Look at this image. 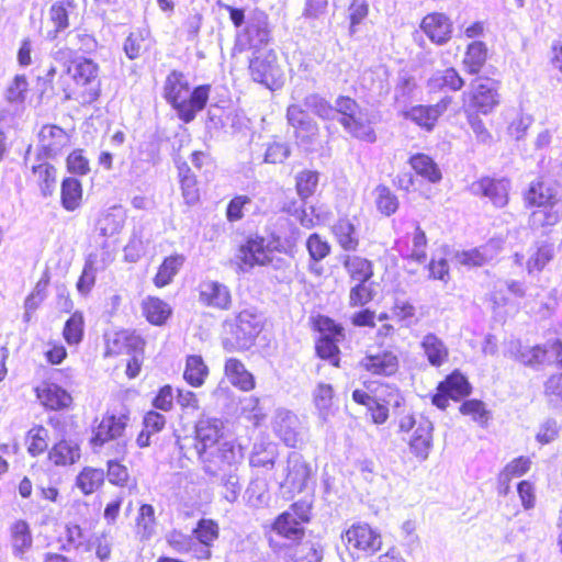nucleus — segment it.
Instances as JSON below:
<instances>
[{
    "mask_svg": "<svg viewBox=\"0 0 562 562\" xmlns=\"http://www.w3.org/2000/svg\"><path fill=\"white\" fill-rule=\"evenodd\" d=\"M223 424L220 419L203 418L195 427V449L206 473H214L223 464L243 461L241 447L233 441H222Z\"/></svg>",
    "mask_w": 562,
    "mask_h": 562,
    "instance_id": "obj_1",
    "label": "nucleus"
},
{
    "mask_svg": "<svg viewBox=\"0 0 562 562\" xmlns=\"http://www.w3.org/2000/svg\"><path fill=\"white\" fill-rule=\"evenodd\" d=\"M528 206L535 207L529 217L532 228H548L562 220V196L554 183L539 180L530 184L526 196Z\"/></svg>",
    "mask_w": 562,
    "mask_h": 562,
    "instance_id": "obj_2",
    "label": "nucleus"
},
{
    "mask_svg": "<svg viewBox=\"0 0 562 562\" xmlns=\"http://www.w3.org/2000/svg\"><path fill=\"white\" fill-rule=\"evenodd\" d=\"M209 86H199L191 91L184 75L172 71L165 82V98L177 110L179 117L191 122L198 112L203 110L209 100Z\"/></svg>",
    "mask_w": 562,
    "mask_h": 562,
    "instance_id": "obj_3",
    "label": "nucleus"
},
{
    "mask_svg": "<svg viewBox=\"0 0 562 562\" xmlns=\"http://www.w3.org/2000/svg\"><path fill=\"white\" fill-rule=\"evenodd\" d=\"M74 86L64 88L66 99L80 103H92L100 94L99 66L89 58H77L67 66Z\"/></svg>",
    "mask_w": 562,
    "mask_h": 562,
    "instance_id": "obj_4",
    "label": "nucleus"
},
{
    "mask_svg": "<svg viewBox=\"0 0 562 562\" xmlns=\"http://www.w3.org/2000/svg\"><path fill=\"white\" fill-rule=\"evenodd\" d=\"M334 109L336 110V115L340 114L339 122L350 135L363 142H375L376 136L372 122L353 99L339 97L335 102Z\"/></svg>",
    "mask_w": 562,
    "mask_h": 562,
    "instance_id": "obj_5",
    "label": "nucleus"
},
{
    "mask_svg": "<svg viewBox=\"0 0 562 562\" xmlns=\"http://www.w3.org/2000/svg\"><path fill=\"white\" fill-rule=\"evenodd\" d=\"M342 542L349 550L373 555L382 548L381 532L369 524L357 522L351 525L342 535Z\"/></svg>",
    "mask_w": 562,
    "mask_h": 562,
    "instance_id": "obj_6",
    "label": "nucleus"
},
{
    "mask_svg": "<svg viewBox=\"0 0 562 562\" xmlns=\"http://www.w3.org/2000/svg\"><path fill=\"white\" fill-rule=\"evenodd\" d=\"M250 76L270 90L279 89L283 85V71L277 63V55L272 50L259 52L249 64Z\"/></svg>",
    "mask_w": 562,
    "mask_h": 562,
    "instance_id": "obj_7",
    "label": "nucleus"
},
{
    "mask_svg": "<svg viewBox=\"0 0 562 562\" xmlns=\"http://www.w3.org/2000/svg\"><path fill=\"white\" fill-rule=\"evenodd\" d=\"M263 327V317L255 310L247 308L239 312L234 323L229 324L234 336L233 349H248Z\"/></svg>",
    "mask_w": 562,
    "mask_h": 562,
    "instance_id": "obj_8",
    "label": "nucleus"
},
{
    "mask_svg": "<svg viewBox=\"0 0 562 562\" xmlns=\"http://www.w3.org/2000/svg\"><path fill=\"white\" fill-rule=\"evenodd\" d=\"M464 112L487 115L499 104L498 89L494 82H480L462 94Z\"/></svg>",
    "mask_w": 562,
    "mask_h": 562,
    "instance_id": "obj_9",
    "label": "nucleus"
},
{
    "mask_svg": "<svg viewBox=\"0 0 562 562\" xmlns=\"http://www.w3.org/2000/svg\"><path fill=\"white\" fill-rule=\"evenodd\" d=\"M308 519L310 507L304 503H295L276 519L273 530L285 539L297 541L303 537V525Z\"/></svg>",
    "mask_w": 562,
    "mask_h": 562,
    "instance_id": "obj_10",
    "label": "nucleus"
},
{
    "mask_svg": "<svg viewBox=\"0 0 562 562\" xmlns=\"http://www.w3.org/2000/svg\"><path fill=\"white\" fill-rule=\"evenodd\" d=\"M562 353V341L554 340L542 346L524 347L519 341H510L506 355L525 366L540 364L549 357L559 358Z\"/></svg>",
    "mask_w": 562,
    "mask_h": 562,
    "instance_id": "obj_11",
    "label": "nucleus"
},
{
    "mask_svg": "<svg viewBox=\"0 0 562 562\" xmlns=\"http://www.w3.org/2000/svg\"><path fill=\"white\" fill-rule=\"evenodd\" d=\"M272 250L261 237L250 238L241 245L236 254V265L243 272L256 266H265L271 261Z\"/></svg>",
    "mask_w": 562,
    "mask_h": 562,
    "instance_id": "obj_12",
    "label": "nucleus"
},
{
    "mask_svg": "<svg viewBox=\"0 0 562 562\" xmlns=\"http://www.w3.org/2000/svg\"><path fill=\"white\" fill-rule=\"evenodd\" d=\"M286 117L289 124L294 128V135L300 145L308 146L315 140L318 127L300 105H289Z\"/></svg>",
    "mask_w": 562,
    "mask_h": 562,
    "instance_id": "obj_13",
    "label": "nucleus"
},
{
    "mask_svg": "<svg viewBox=\"0 0 562 562\" xmlns=\"http://www.w3.org/2000/svg\"><path fill=\"white\" fill-rule=\"evenodd\" d=\"M451 101V97H445L434 105H416L405 111L404 116L425 131L430 132L436 126L439 116L447 111Z\"/></svg>",
    "mask_w": 562,
    "mask_h": 562,
    "instance_id": "obj_14",
    "label": "nucleus"
},
{
    "mask_svg": "<svg viewBox=\"0 0 562 562\" xmlns=\"http://www.w3.org/2000/svg\"><path fill=\"white\" fill-rule=\"evenodd\" d=\"M285 479L282 483L291 492H302L306 486L312 475V469L305 462L303 457L297 452H291L288 457L285 468Z\"/></svg>",
    "mask_w": 562,
    "mask_h": 562,
    "instance_id": "obj_15",
    "label": "nucleus"
},
{
    "mask_svg": "<svg viewBox=\"0 0 562 562\" xmlns=\"http://www.w3.org/2000/svg\"><path fill=\"white\" fill-rule=\"evenodd\" d=\"M509 181L507 179L482 178L471 184L475 195L487 198L496 207H504L508 203Z\"/></svg>",
    "mask_w": 562,
    "mask_h": 562,
    "instance_id": "obj_16",
    "label": "nucleus"
},
{
    "mask_svg": "<svg viewBox=\"0 0 562 562\" xmlns=\"http://www.w3.org/2000/svg\"><path fill=\"white\" fill-rule=\"evenodd\" d=\"M199 301L212 308L228 310L232 304V295L229 289L215 280H203L200 282Z\"/></svg>",
    "mask_w": 562,
    "mask_h": 562,
    "instance_id": "obj_17",
    "label": "nucleus"
},
{
    "mask_svg": "<svg viewBox=\"0 0 562 562\" xmlns=\"http://www.w3.org/2000/svg\"><path fill=\"white\" fill-rule=\"evenodd\" d=\"M502 250V240L491 239L488 243L470 250H463L456 254L457 263L473 268L481 267L493 260Z\"/></svg>",
    "mask_w": 562,
    "mask_h": 562,
    "instance_id": "obj_18",
    "label": "nucleus"
},
{
    "mask_svg": "<svg viewBox=\"0 0 562 562\" xmlns=\"http://www.w3.org/2000/svg\"><path fill=\"white\" fill-rule=\"evenodd\" d=\"M299 425V418L292 412L288 409L276 412L272 423L273 430L288 447L295 448L301 442Z\"/></svg>",
    "mask_w": 562,
    "mask_h": 562,
    "instance_id": "obj_19",
    "label": "nucleus"
},
{
    "mask_svg": "<svg viewBox=\"0 0 562 562\" xmlns=\"http://www.w3.org/2000/svg\"><path fill=\"white\" fill-rule=\"evenodd\" d=\"M420 29L427 37L437 45H443L452 35V22L443 13H429L420 23Z\"/></svg>",
    "mask_w": 562,
    "mask_h": 562,
    "instance_id": "obj_20",
    "label": "nucleus"
},
{
    "mask_svg": "<svg viewBox=\"0 0 562 562\" xmlns=\"http://www.w3.org/2000/svg\"><path fill=\"white\" fill-rule=\"evenodd\" d=\"M41 151L48 158L61 153L70 143L69 134L57 125H44L38 133Z\"/></svg>",
    "mask_w": 562,
    "mask_h": 562,
    "instance_id": "obj_21",
    "label": "nucleus"
},
{
    "mask_svg": "<svg viewBox=\"0 0 562 562\" xmlns=\"http://www.w3.org/2000/svg\"><path fill=\"white\" fill-rule=\"evenodd\" d=\"M360 367L371 374L387 376L398 370V358L391 350L369 352L361 359Z\"/></svg>",
    "mask_w": 562,
    "mask_h": 562,
    "instance_id": "obj_22",
    "label": "nucleus"
},
{
    "mask_svg": "<svg viewBox=\"0 0 562 562\" xmlns=\"http://www.w3.org/2000/svg\"><path fill=\"white\" fill-rule=\"evenodd\" d=\"M396 247L406 260L424 263L427 258V238L425 232L419 226H416L411 235L398 240Z\"/></svg>",
    "mask_w": 562,
    "mask_h": 562,
    "instance_id": "obj_23",
    "label": "nucleus"
},
{
    "mask_svg": "<svg viewBox=\"0 0 562 562\" xmlns=\"http://www.w3.org/2000/svg\"><path fill=\"white\" fill-rule=\"evenodd\" d=\"M36 395L41 404L52 411L67 409L72 404L70 393L55 383H42L36 387Z\"/></svg>",
    "mask_w": 562,
    "mask_h": 562,
    "instance_id": "obj_24",
    "label": "nucleus"
},
{
    "mask_svg": "<svg viewBox=\"0 0 562 562\" xmlns=\"http://www.w3.org/2000/svg\"><path fill=\"white\" fill-rule=\"evenodd\" d=\"M434 425L426 417H419L416 428L409 438L408 445L412 453L420 460H426L432 448Z\"/></svg>",
    "mask_w": 562,
    "mask_h": 562,
    "instance_id": "obj_25",
    "label": "nucleus"
},
{
    "mask_svg": "<svg viewBox=\"0 0 562 562\" xmlns=\"http://www.w3.org/2000/svg\"><path fill=\"white\" fill-rule=\"evenodd\" d=\"M9 539L14 558L23 560L33 547V536L27 521L16 519L9 527Z\"/></svg>",
    "mask_w": 562,
    "mask_h": 562,
    "instance_id": "obj_26",
    "label": "nucleus"
},
{
    "mask_svg": "<svg viewBox=\"0 0 562 562\" xmlns=\"http://www.w3.org/2000/svg\"><path fill=\"white\" fill-rule=\"evenodd\" d=\"M76 9L75 0H58L52 4L48 14L54 29L48 31V38H56L59 32L65 31L70 25L69 20L76 15Z\"/></svg>",
    "mask_w": 562,
    "mask_h": 562,
    "instance_id": "obj_27",
    "label": "nucleus"
},
{
    "mask_svg": "<svg viewBox=\"0 0 562 562\" xmlns=\"http://www.w3.org/2000/svg\"><path fill=\"white\" fill-rule=\"evenodd\" d=\"M124 428L125 423L122 417L104 416L93 430L90 442L94 448L102 447L105 442L121 437Z\"/></svg>",
    "mask_w": 562,
    "mask_h": 562,
    "instance_id": "obj_28",
    "label": "nucleus"
},
{
    "mask_svg": "<svg viewBox=\"0 0 562 562\" xmlns=\"http://www.w3.org/2000/svg\"><path fill=\"white\" fill-rule=\"evenodd\" d=\"M240 464L241 461L234 464H223V467H220L216 472L209 473L210 475L221 476V486L223 488L222 494L229 503L236 502L241 491L240 479L238 475V467Z\"/></svg>",
    "mask_w": 562,
    "mask_h": 562,
    "instance_id": "obj_29",
    "label": "nucleus"
},
{
    "mask_svg": "<svg viewBox=\"0 0 562 562\" xmlns=\"http://www.w3.org/2000/svg\"><path fill=\"white\" fill-rule=\"evenodd\" d=\"M420 348L431 367L439 368L449 359V349L446 342L436 334H426L420 340Z\"/></svg>",
    "mask_w": 562,
    "mask_h": 562,
    "instance_id": "obj_30",
    "label": "nucleus"
},
{
    "mask_svg": "<svg viewBox=\"0 0 562 562\" xmlns=\"http://www.w3.org/2000/svg\"><path fill=\"white\" fill-rule=\"evenodd\" d=\"M312 396L318 418L324 424L328 423L337 412V407L334 403L333 386L327 383H318Z\"/></svg>",
    "mask_w": 562,
    "mask_h": 562,
    "instance_id": "obj_31",
    "label": "nucleus"
},
{
    "mask_svg": "<svg viewBox=\"0 0 562 562\" xmlns=\"http://www.w3.org/2000/svg\"><path fill=\"white\" fill-rule=\"evenodd\" d=\"M81 450L72 439H61L49 450V460L56 465H70L79 461Z\"/></svg>",
    "mask_w": 562,
    "mask_h": 562,
    "instance_id": "obj_32",
    "label": "nucleus"
},
{
    "mask_svg": "<svg viewBox=\"0 0 562 562\" xmlns=\"http://www.w3.org/2000/svg\"><path fill=\"white\" fill-rule=\"evenodd\" d=\"M225 375L228 381L239 390L248 392L255 387L254 375L236 358H229L225 362Z\"/></svg>",
    "mask_w": 562,
    "mask_h": 562,
    "instance_id": "obj_33",
    "label": "nucleus"
},
{
    "mask_svg": "<svg viewBox=\"0 0 562 562\" xmlns=\"http://www.w3.org/2000/svg\"><path fill=\"white\" fill-rule=\"evenodd\" d=\"M123 342L125 344L126 352H130V349L135 351V355L127 362L126 366V374L130 379H134L138 375L142 367V357L137 353V350L143 349V340L139 336L128 334L126 331L117 333L115 335L114 345Z\"/></svg>",
    "mask_w": 562,
    "mask_h": 562,
    "instance_id": "obj_34",
    "label": "nucleus"
},
{
    "mask_svg": "<svg viewBox=\"0 0 562 562\" xmlns=\"http://www.w3.org/2000/svg\"><path fill=\"white\" fill-rule=\"evenodd\" d=\"M342 265L353 282L370 281L373 276L372 262L363 257L345 255L342 257Z\"/></svg>",
    "mask_w": 562,
    "mask_h": 562,
    "instance_id": "obj_35",
    "label": "nucleus"
},
{
    "mask_svg": "<svg viewBox=\"0 0 562 562\" xmlns=\"http://www.w3.org/2000/svg\"><path fill=\"white\" fill-rule=\"evenodd\" d=\"M338 245L346 251H355L359 246V238L353 223L347 218H339L331 228Z\"/></svg>",
    "mask_w": 562,
    "mask_h": 562,
    "instance_id": "obj_36",
    "label": "nucleus"
},
{
    "mask_svg": "<svg viewBox=\"0 0 562 562\" xmlns=\"http://www.w3.org/2000/svg\"><path fill=\"white\" fill-rule=\"evenodd\" d=\"M143 313L146 319L153 324L160 326L170 317L171 306L159 297L148 296L142 304Z\"/></svg>",
    "mask_w": 562,
    "mask_h": 562,
    "instance_id": "obj_37",
    "label": "nucleus"
},
{
    "mask_svg": "<svg viewBox=\"0 0 562 562\" xmlns=\"http://www.w3.org/2000/svg\"><path fill=\"white\" fill-rule=\"evenodd\" d=\"M124 223V211L121 207L114 206L100 215L97 222V229L102 236L111 237L122 231Z\"/></svg>",
    "mask_w": 562,
    "mask_h": 562,
    "instance_id": "obj_38",
    "label": "nucleus"
},
{
    "mask_svg": "<svg viewBox=\"0 0 562 562\" xmlns=\"http://www.w3.org/2000/svg\"><path fill=\"white\" fill-rule=\"evenodd\" d=\"M186 258L183 255L176 254L166 257L158 268L154 278V284L157 288H164L170 284L179 270L182 268Z\"/></svg>",
    "mask_w": 562,
    "mask_h": 562,
    "instance_id": "obj_39",
    "label": "nucleus"
},
{
    "mask_svg": "<svg viewBox=\"0 0 562 562\" xmlns=\"http://www.w3.org/2000/svg\"><path fill=\"white\" fill-rule=\"evenodd\" d=\"M409 165L418 176L430 183H438L442 179V173L438 165L425 154L413 155L409 158Z\"/></svg>",
    "mask_w": 562,
    "mask_h": 562,
    "instance_id": "obj_40",
    "label": "nucleus"
},
{
    "mask_svg": "<svg viewBox=\"0 0 562 562\" xmlns=\"http://www.w3.org/2000/svg\"><path fill=\"white\" fill-rule=\"evenodd\" d=\"M153 46V38L147 30L132 32L124 42V52L130 59H136Z\"/></svg>",
    "mask_w": 562,
    "mask_h": 562,
    "instance_id": "obj_41",
    "label": "nucleus"
},
{
    "mask_svg": "<svg viewBox=\"0 0 562 562\" xmlns=\"http://www.w3.org/2000/svg\"><path fill=\"white\" fill-rule=\"evenodd\" d=\"M429 88L436 90L459 91L464 86V80L454 68L436 71L429 79Z\"/></svg>",
    "mask_w": 562,
    "mask_h": 562,
    "instance_id": "obj_42",
    "label": "nucleus"
},
{
    "mask_svg": "<svg viewBox=\"0 0 562 562\" xmlns=\"http://www.w3.org/2000/svg\"><path fill=\"white\" fill-rule=\"evenodd\" d=\"M487 58V47L481 41H474L467 47L463 66L469 74H479Z\"/></svg>",
    "mask_w": 562,
    "mask_h": 562,
    "instance_id": "obj_43",
    "label": "nucleus"
},
{
    "mask_svg": "<svg viewBox=\"0 0 562 562\" xmlns=\"http://www.w3.org/2000/svg\"><path fill=\"white\" fill-rule=\"evenodd\" d=\"M553 258V245L548 243L537 244L528 251L526 269L529 274L540 272Z\"/></svg>",
    "mask_w": 562,
    "mask_h": 562,
    "instance_id": "obj_44",
    "label": "nucleus"
},
{
    "mask_svg": "<svg viewBox=\"0 0 562 562\" xmlns=\"http://www.w3.org/2000/svg\"><path fill=\"white\" fill-rule=\"evenodd\" d=\"M104 482V471L91 467L83 468L76 479L77 487L85 494L90 495L98 491Z\"/></svg>",
    "mask_w": 562,
    "mask_h": 562,
    "instance_id": "obj_45",
    "label": "nucleus"
},
{
    "mask_svg": "<svg viewBox=\"0 0 562 562\" xmlns=\"http://www.w3.org/2000/svg\"><path fill=\"white\" fill-rule=\"evenodd\" d=\"M82 200V187L79 180L66 178L61 183V205L72 212L77 210Z\"/></svg>",
    "mask_w": 562,
    "mask_h": 562,
    "instance_id": "obj_46",
    "label": "nucleus"
},
{
    "mask_svg": "<svg viewBox=\"0 0 562 562\" xmlns=\"http://www.w3.org/2000/svg\"><path fill=\"white\" fill-rule=\"evenodd\" d=\"M209 374V369L200 356H189L183 372L184 380L194 387L201 386Z\"/></svg>",
    "mask_w": 562,
    "mask_h": 562,
    "instance_id": "obj_47",
    "label": "nucleus"
},
{
    "mask_svg": "<svg viewBox=\"0 0 562 562\" xmlns=\"http://www.w3.org/2000/svg\"><path fill=\"white\" fill-rule=\"evenodd\" d=\"M179 178L181 183L182 196L188 205H194L200 200V191L196 178L191 169L183 164L179 167Z\"/></svg>",
    "mask_w": 562,
    "mask_h": 562,
    "instance_id": "obj_48",
    "label": "nucleus"
},
{
    "mask_svg": "<svg viewBox=\"0 0 562 562\" xmlns=\"http://www.w3.org/2000/svg\"><path fill=\"white\" fill-rule=\"evenodd\" d=\"M32 172L36 177L42 194L52 195L56 188V169L48 162H40L32 166Z\"/></svg>",
    "mask_w": 562,
    "mask_h": 562,
    "instance_id": "obj_49",
    "label": "nucleus"
},
{
    "mask_svg": "<svg viewBox=\"0 0 562 562\" xmlns=\"http://www.w3.org/2000/svg\"><path fill=\"white\" fill-rule=\"evenodd\" d=\"M439 391L447 393L452 400H459L470 394L471 386L464 375L453 372L439 384Z\"/></svg>",
    "mask_w": 562,
    "mask_h": 562,
    "instance_id": "obj_50",
    "label": "nucleus"
},
{
    "mask_svg": "<svg viewBox=\"0 0 562 562\" xmlns=\"http://www.w3.org/2000/svg\"><path fill=\"white\" fill-rule=\"evenodd\" d=\"M277 459V449L272 443H256L250 456L252 468L272 469Z\"/></svg>",
    "mask_w": 562,
    "mask_h": 562,
    "instance_id": "obj_51",
    "label": "nucleus"
},
{
    "mask_svg": "<svg viewBox=\"0 0 562 562\" xmlns=\"http://www.w3.org/2000/svg\"><path fill=\"white\" fill-rule=\"evenodd\" d=\"M105 265H103L102 267L98 265L95 255H89V257L86 260L82 273L77 282V289L81 294L87 295L91 291L95 283L98 270L103 269Z\"/></svg>",
    "mask_w": 562,
    "mask_h": 562,
    "instance_id": "obj_52",
    "label": "nucleus"
},
{
    "mask_svg": "<svg viewBox=\"0 0 562 562\" xmlns=\"http://www.w3.org/2000/svg\"><path fill=\"white\" fill-rule=\"evenodd\" d=\"M245 497L251 507L266 506L270 499L267 483L263 480H252L245 492Z\"/></svg>",
    "mask_w": 562,
    "mask_h": 562,
    "instance_id": "obj_53",
    "label": "nucleus"
},
{
    "mask_svg": "<svg viewBox=\"0 0 562 562\" xmlns=\"http://www.w3.org/2000/svg\"><path fill=\"white\" fill-rule=\"evenodd\" d=\"M374 198L376 207L382 214L390 216L397 211V198L386 186H378L374 189Z\"/></svg>",
    "mask_w": 562,
    "mask_h": 562,
    "instance_id": "obj_54",
    "label": "nucleus"
},
{
    "mask_svg": "<svg viewBox=\"0 0 562 562\" xmlns=\"http://www.w3.org/2000/svg\"><path fill=\"white\" fill-rule=\"evenodd\" d=\"M319 175L317 171L303 170L296 175V192L302 200L312 196L318 186Z\"/></svg>",
    "mask_w": 562,
    "mask_h": 562,
    "instance_id": "obj_55",
    "label": "nucleus"
},
{
    "mask_svg": "<svg viewBox=\"0 0 562 562\" xmlns=\"http://www.w3.org/2000/svg\"><path fill=\"white\" fill-rule=\"evenodd\" d=\"M136 527L142 538L148 539L155 533L156 517L151 505L144 504L140 506L136 518Z\"/></svg>",
    "mask_w": 562,
    "mask_h": 562,
    "instance_id": "obj_56",
    "label": "nucleus"
},
{
    "mask_svg": "<svg viewBox=\"0 0 562 562\" xmlns=\"http://www.w3.org/2000/svg\"><path fill=\"white\" fill-rule=\"evenodd\" d=\"M27 451L33 456L43 453L48 447V431L43 426H35L27 432Z\"/></svg>",
    "mask_w": 562,
    "mask_h": 562,
    "instance_id": "obj_57",
    "label": "nucleus"
},
{
    "mask_svg": "<svg viewBox=\"0 0 562 562\" xmlns=\"http://www.w3.org/2000/svg\"><path fill=\"white\" fill-rule=\"evenodd\" d=\"M63 336L69 346L78 345L83 336V316L81 313H74L66 322Z\"/></svg>",
    "mask_w": 562,
    "mask_h": 562,
    "instance_id": "obj_58",
    "label": "nucleus"
},
{
    "mask_svg": "<svg viewBox=\"0 0 562 562\" xmlns=\"http://www.w3.org/2000/svg\"><path fill=\"white\" fill-rule=\"evenodd\" d=\"M305 106L323 120H334L336 110L324 98L318 94L307 95L304 100Z\"/></svg>",
    "mask_w": 562,
    "mask_h": 562,
    "instance_id": "obj_59",
    "label": "nucleus"
},
{
    "mask_svg": "<svg viewBox=\"0 0 562 562\" xmlns=\"http://www.w3.org/2000/svg\"><path fill=\"white\" fill-rule=\"evenodd\" d=\"M374 295L373 282H356V284L350 289L349 304L351 306H363L369 303Z\"/></svg>",
    "mask_w": 562,
    "mask_h": 562,
    "instance_id": "obj_60",
    "label": "nucleus"
},
{
    "mask_svg": "<svg viewBox=\"0 0 562 562\" xmlns=\"http://www.w3.org/2000/svg\"><path fill=\"white\" fill-rule=\"evenodd\" d=\"M193 533L200 544L212 546L218 537V525L212 519H201Z\"/></svg>",
    "mask_w": 562,
    "mask_h": 562,
    "instance_id": "obj_61",
    "label": "nucleus"
},
{
    "mask_svg": "<svg viewBox=\"0 0 562 562\" xmlns=\"http://www.w3.org/2000/svg\"><path fill=\"white\" fill-rule=\"evenodd\" d=\"M306 248L312 260L321 261L330 252V245L319 234H312L306 240Z\"/></svg>",
    "mask_w": 562,
    "mask_h": 562,
    "instance_id": "obj_62",
    "label": "nucleus"
},
{
    "mask_svg": "<svg viewBox=\"0 0 562 562\" xmlns=\"http://www.w3.org/2000/svg\"><path fill=\"white\" fill-rule=\"evenodd\" d=\"M506 293V282H503V280L496 281L487 299L488 304L495 314H502L503 308L508 305L509 299Z\"/></svg>",
    "mask_w": 562,
    "mask_h": 562,
    "instance_id": "obj_63",
    "label": "nucleus"
},
{
    "mask_svg": "<svg viewBox=\"0 0 562 562\" xmlns=\"http://www.w3.org/2000/svg\"><path fill=\"white\" fill-rule=\"evenodd\" d=\"M460 413L471 416L480 425H485L488 420V412L485 409L484 403L477 400L465 401L460 406Z\"/></svg>",
    "mask_w": 562,
    "mask_h": 562,
    "instance_id": "obj_64",
    "label": "nucleus"
}]
</instances>
